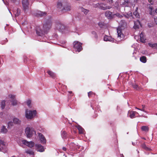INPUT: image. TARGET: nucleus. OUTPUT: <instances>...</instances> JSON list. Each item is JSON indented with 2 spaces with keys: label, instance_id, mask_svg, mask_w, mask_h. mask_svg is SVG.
Masks as SVG:
<instances>
[{
  "label": "nucleus",
  "instance_id": "55",
  "mask_svg": "<svg viewBox=\"0 0 157 157\" xmlns=\"http://www.w3.org/2000/svg\"><path fill=\"white\" fill-rule=\"evenodd\" d=\"M76 30H76V29H75V30H74V31H73V32H76Z\"/></svg>",
  "mask_w": 157,
  "mask_h": 157
},
{
  "label": "nucleus",
  "instance_id": "21",
  "mask_svg": "<svg viewBox=\"0 0 157 157\" xmlns=\"http://www.w3.org/2000/svg\"><path fill=\"white\" fill-rule=\"evenodd\" d=\"M61 135L63 139H65L67 138V133L66 131L62 130L61 132Z\"/></svg>",
  "mask_w": 157,
  "mask_h": 157
},
{
  "label": "nucleus",
  "instance_id": "2",
  "mask_svg": "<svg viewBox=\"0 0 157 157\" xmlns=\"http://www.w3.org/2000/svg\"><path fill=\"white\" fill-rule=\"evenodd\" d=\"M52 25L51 17L48 16V18L45 19L43 24V30L40 26H37L36 28V33L37 35L44 38V35L47 33L48 31L50 29Z\"/></svg>",
  "mask_w": 157,
  "mask_h": 157
},
{
  "label": "nucleus",
  "instance_id": "50",
  "mask_svg": "<svg viewBox=\"0 0 157 157\" xmlns=\"http://www.w3.org/2000/svg\"><path fill=\"white\" fill-rule=\"evenodd\" d=\"M62 149L64 151H66L67 150L66 148L64 147H63L62 148Z\"/></svg>",
  "mask_w": 157,
  "mask_h": 157
},
{
  "label": "nucleus",
  "instance_id": "63",
  "mask_svg": "<svg viewBox=\"0 0 157 157\" xmlns=\"http://www.w3.org/2000/svg\"><path fill=\"white\" fill-rule=\"evenodd\" d=\"M10 13L11 14V15H12V14L11 13L10 11Z\"/></svg>",
  "mask_w": 157,
  "mask_h": 157
},
{
  "label": "nucleus",
  "instance_id": "33",
  "mask_svg": "<svg viewBox=\"0 0 157 157\" xmlns=\"http://www.w3.org/2000/svg\"><path fill=\"white\" fill-rule=\"evenodd\" d=\"M141 129L142 131L147 132L148 131L149 128L147 126H143L141 127Z\"/></svg>",
  "mask_w": 157,
  "mask_h": 157
},
{
  "label": "nucleus",
  "instance_id": "19",
  "mask_svg": "<svg viewBox=\"0 0 157 157\" xmlns=\"http://www.w3.org/2000/svg\"><path fill=\"white\" fill-rule=\"evenodd\" d=\"M77 145V144H76L73 143H71L70 144V151H71L75 149H77V148L76 147Z\"/></svg>",
  "mask_w": 157,
  "mask_h": 157
},
{
  "label": "nucleus",
  "instance_id": "22",
  "mask_svg": "<svg viewBox=\"0 0 157 157\" xmlns=\"http://www.w3.org/2000/svg\"><path fill=\"white\" fill-rule=\"evenodd\" d=\"M63 6L61 2H57V7L59 10L62 11Z\"/></svg>",
  "mask_w": 157,
  "mask_h": 157
},
{
  "label": "nucleus",
  "instance_id": "46",
  "mask_svg": "<svg viewBox=\"0 0 157 157\" xmlns=\"http://www.w3.org/2000/svg\"><path fill=\"white\" fill-rule=\"evenodd\" d=\"M149 2L151 5H152L153 4L154 2V1L153 0H148Z\"/></svg>",
  "mask_w": 157,
  "mask_h": 157
},
{
  "label": "nucleus",
  "instance_id": "12",
  "mask_svg": "<svg viewBox=\"0 0 157 157\" xmlns=\"http://www.w3.org/2000/svg\"><path fill=\"white\" fill-rule=\"evenodd\" d=\"M35 147L37 150L40 152H42L44 151V147L41 144H36L35 145Z\"/></svg>",
  "mask_w": 157,
  "mask_h": 157
},
{
  "label": "nucleus",
  "instance_id": "27",
  "mask_svg": "<svg viewBox=\"0 0 157 157\" xmlns=\"http://www.w3.org/2000/svg\"><path fill=\"white\" fill-rule=\"evenodd\" d=\"M148 44L152 48L154 49H157V44L154 43V44H152L151 43H148Z\"/></svg>",
  "mask_w": 157,
  "mask_h": 157
},
{
  "label": "nucleus",
  "instance_id": "53",
  "mask_svg": "<svg viewBox=\"0 0 157 157\" xmlns=\"http://www.w3.org/2000/svg\"><path fill=\"white\" fill-rule=\"evenodd\" d=\"M91 106L92 108V109H94V106L91 103Z\"/></svg>",
  "mask_w": 157,
  "mask_h": 157
},
{
  "label": "nucleus",
  "instance_id": "38",
  "mask_svg": "<svg viewBox=\"0 0 157 157\" xmlns=\"http://www.w3.org/2000/svg\"><path fill=\"white\" fill-rule=\"evenodd\" d=\"M101 5V3H98L95 4L93 5L94 7L95 8L98 7L100 9V5Z\"/></svg>",
  "mask_w": 157,
  "mask_h": 157
},
{
  "label": "nucleus",
  "instance_id": "47",
  "mask_svg": "<svg viewBox=\"0 0 157 157\" xmlns=\"http://www.w3.org/2000/svg\"><path fill=\"white\" fill-rule=\"evenodd\" d=\"M133 87L136 89H137L138 86L136 84H134L133 85Z\"/></svg>",
  "mask_w": 157,
  "mask_h": 157
},
{
  "label": "nucleus",
  "instance_id": "45",
  "mask_svg": "<svg viewBox=\"0 0 157 157\" xmlns=\"http://www.w3.org/2000/svg\"><path fill=\"white\" fill-rule=\"evenodd\" d=\"M133 14L136 17H139V15L138 14H137L136 11H135V12H134L133 13Z\"/></svg>",
  "mask_w": 157,
  "mask_h": 157
},
{
  "label": "nucleus",
  "instance_id": "7",
  "mask_svg": "<svg viewBox=\"0 0 157 157\" xmlns=\"http://www.w3.org/2000/svg\"><path fill=\"white\" fill-rule=\"evenodd\" d=\"M56 29L62 33H67V28L65 27V26L61 23L57 24L56 25Z\"/></svg>",
  "mask_w": 157,
  "mask_h": 157
},
{
  "label": "nucleus",
  "instance_id": "35",
  "mask_svg": "<svg viewBox=\"0 0 157 157\" xmlns=\"http://www.w3.org/2000/svg\"><path fill=\"white\" fill-rule=\"evenodd\" d=\"M124 16L127 18H129L132 16V13L131 12L127 13L126 15H124Z\"/></svg>",
  "mask_w": 157,
  "mask_h": 157
},
{
  "label": "nucleus",
  "instance_id": "44",
  "mask_svg": "<svg viewBox=\"0 0 157 157\" xmlns=\"http://www.w3.org/2000/svg\"><path fill=\"white\" fill-rule=\"evenodd\" d=\"M104 40L106 41H107L108 40V37L107 36H106L104 37Z\"/></svg>",
  "mask_w": 157,
  "mask_h": 157
},
{
  "label": "nucleus",
  "instance_id": "54",
  "mask_svg": "<svg viewBox=\"0 0 157 157\" xmlns=\"http://www.w3.org/2000/svg\"><path fill=\"white\" fill-rule=\"evenodd\" d=\"M121 157H124V156L123 154L121 155Z\"/></svg>",
  "mask_w": 157,
  "mask_h": 157
},
{
  "label": "nucleus",
  "instance_id": "14",
  "mask_svg": "<svg viewBox=\"0 0 157 157\" xmlns=\"http://www.w3.org/2000/svg\"><path fill=\"white\" fill-rule=\"evenodd\" d=\"M9 97L12 100V104L13 105H16L17 104V101L15 99V96L10 94L9 95Z\"/></svg>",
  "mask_w": 157,
  "mask_h": 157
},
{
  "label": "nucleus",
  "instance_id": "3",
  "mask_svg": "<svg viewBox=\"0 0 157 157\" xmlns=\"http://www.w3.org/2000/svg\"><path fill=\"white\" fill-rule=\"evenodd\" d=\"M127 26V23L124 20H121L119 23V26L117 29V40H115L116 43L118 44L124 38V36L121 30L123 28H126Z\"/></svg>",
  "mask_w": 157,
  "mask_h": 157
},
{
  "label": "nucleus",
  "instance_id": "9",
  "mask_svg": "<svg viewBox=\"0 0 157 157\" xmlns=\"http://www.w3.org/2000/svg\"><path fill=\"white\" fill-rule=\"evenodd\" d=\"M29 0H22V4L23 7L25 12L27 11L29 8Z\"/></svg>",
  "mask_w": 157,
  "mask_h": 157
},
{
  "label": "nucleus",
  "instance_id": "41",
  "mask_svg": "<svg viewBox=\"0 0 157 157\" xmlns=\"http://www.w3.org/2000/svg\"><path fill=\"white\" fill-rule=\"evenodd\" d=\"M128 2L129 1H125L123 3V5L124 6H128Z\"/></svg>",
  "mask_w": 157,
  "mask_h": 157
},
{
  "label": "nucleus",
  "instance_id": "5",
  "mask_svg": "<svg viewBox=\"0 0 157 157\" xmlns=\"http://www.w3.org/2000/svg\"><path fill=\"white\" fill-rule=\"evenodd\" d=\"M25 134L28 138L32 137L36 134V131L34 128L30 125H28L25 130Z\"/></svg>",
  "mask_w": 157,
  "mask_h": 157
},
{
  "label": "nucleus",
  "instance_id": "61",
  "mask_svg": "<svg viewBox=\"0 0 157 157\" xmlns=\"http://www.w3.org/2000/svg\"><path fill=\"white\" fill-rule=\"evenodd\" d=\"M97 109H98V105L97 106Z\"/></svg>",
  "mask_w": 157,
  "mask_h": 157
},
{
  "label": "nucleus",
  "instance_id": "36",
  "mask_svg": "<svg viewBox=\"0 0 157 157\" xmlns=\"http://www.w3.org/2000/svg\"><path fill=\"white\" fill-rule=\"evenodd\" d=\"M81 11L83 12L85 14H87L89 12V10L85 9L84 8H81Z\"/></svg>",
  "mask_w": 157,
  "mask_h": 157
},
{
  "label": "nucleus",
  "instance_id": "32",
  "mask_svg": "<svg viewBox=\"0 0 157 157\" xmlns=\"http://www.w3.org/2000/svg\"><path fill=\"white\" fill-rule=\"evenodd\" d=\"M142 109H139L137 108V107H136V108L138 109L139 110H140L141 111H143L144 112L146 113V111H145V105H142Z\"/></svg>",
  "mask_w": 157,
  "mask_h": 157
},
{
  "label": "nucleus",
  "instance_id": "8",
  "mask_svg": "<svg viewBox=\"0 0 157 157\" xmlns=\"http://www.w3.org/2000/svg\"><path fill=\"white\" fill-rule=\"evenodd\" d=\"M82 43L78 41H75L73 43V48L76 51L79 52L82 49Z\"/></svg>",
  "mask_w": 157,
  "mask_h": 157
},
{
  "label": "nucleus",
  "instance_id": "25",
  "mask_svg": "<svg viewBox=\"0 0 157 157\" xmlns=\"http://www.w3.org/2000/svg\"><path fill=\"white\" fill-rule=\"evenodd\" d=\"M13 121L14 123L19 124L21 122V121L17 118H14L13 119Z\"/></svg>",
  "mask_w": 157,
  "mask_h": 157
},
{
  "label": "nucleus",
  "instance_id": "26",
  "mask_svg": "<svg viewBox=\"0 0 157 157\" xmlns=\"http://www.w3.org/2000/svg\"><path fill=\"white\" fill-rule=\"evenodd\" d=\"M20 13V9H17L16 11H14V13L16 17L19 16Z\"/></svg>",
  "mask_w": 157,
  "mask_h": 157
},
{
  "label": "nucleus",
  "instance_id": "6",
  "mask_svg": "<svg viewBox=\"0 0 157 157\" xmlns=\"http://www.w3.org/2000/svg\"><path fill=\"white\" fill-rule=\"evenodd\" d=\"M18 144L21 146L23 147L24 145H26L29 147H32L34 146V143L32 141H27L26 140H19L18 142Z\"/></svg>",
  "mask_w": 157,
  "mask_h": 157
},
{
  "label": "nucleus",
  "instance_id": "15",
  "mask_svg": "<svg viewBox=\"0 0 157 157\" xmlns=\"http://www.w3.org/2000/svg\"><path fill=\"white\" fill-rule=\"evenodd\" d=\"M71 10V6L68 4H66L63 6L62 9V11L65 12L70 11Z\"/></svg>",
  "mask_w": 157,
  "mask_h": 157
},
{
  "label": "nucleus",
  "instance_id": "17",
  "mask_svg": "<svg viewBox=\"0 0 157 157\" xmlns=\"http://www.w3.org/2000/svg\"><path fill=\"white\" fill-rule=\"evenodd\" d=\"M135 113H138L135 111H129L128 112V114L129 116L131 118H133L135 117Z\"/></svg>",
  "mask_w": 157,
  "mask_h": 157
},
{
  "label": "nucleus",
  "instance_id": "49",
  "mask_svg": "<svg viewBox=\"0 0 157 157\" xmlns=\"http://www.w3.org/2000/svg\"><path fill=\"white\" fill-rule=\"evenodd\" d=\"M0 141H1V143L3 145H5L4 142L3 141H2V140H1Z\"/></svg>",
  "mask_w": 157,
  "mask_h": 157
},
{
  "label": "nucleus",
  "instance_id": "11",
  "mask_svg": "<svg viewBox=\"0 0 157 157\" xmlns=\"http://www.w3.org/2000/svg\"><path fill=\"white\" fill-rule=\"evenodd\" d=\"M10 103V101L9 100H3L1 103V107L2 109H3L5 106L6 104L9 105Z\"/></svg>",
  "mask_w": 157,
  "mask_h": 157
},
{
  "label": "nucleus",
  "instance_id": "43",
  "mask_svg": "<svg viewBox=\"0 0 157 157\" xmlns=\"http://www.w3.org/2000/svg\"><path fill=\"white\" fill-rule=\"evenodd\" d=\"M8 127H10V126H13V124L12 122H10L8 124Z\"/></svg>",
  "mask_w": 157,
  "mask_h": 157
},
{
  "label": "nucleus",
  "instance_id": "1",
  "mask_svg": "<svg viewBox=\"0 0 157 157\" xmlns=\"http://www.w3.org/2000/svg\"><path fill=\"white\" fill-rule=\"evenodd\" d=\"M52 25L51 17L48 16V18L45 19L43 24V30L40 26H37L36 28V33L37 35L44 38V35L47 33L48 31L50 29Z\"/></svg>",
  "mask_w": 157,
  "mask_h": 157
},
{
  "label": "nucleus",
  "instance_id": "58",
  "mask_svg": "<svg viewBox=\"0 0 157 157\" xmlns=\"http://www.w3.org/2000/svg\"><path fill=\"white\" fill-rule=\"evenodd\" d=\"M132 144L133 145H135V144H134L133 143H132Z\"/></svg>",
  "mask_w": 157,
  "mask_h": 157
},
{
  "label": "nucleus",
  "instance_id": "51",
  "mask_svg": "<svg viewBox=\"0 0 157 157\" xmlns=\"http://www.w3.org/2000/svg\"><path fill=\"white\" fill-rule=\"evenodd\" d=\"M105 15L106 17H107L108 16V13L106 12L105 13Z\"/></svg>",
  "mask_w": 157,
  "mask_h": 157
},
{
  "label": "nucleus",
  "instance_id": "31",
  "mask_svg": "<svg viewBox=\"0 0 157 157\" xmlns=\"http://www.w3.org/2000/svg\"><path fill=\"white\" fill-rule=\"evenodd\" d=\"M140 61L143 63H145L146 62V58L144 56H143L140 57Z\"/></svg>",
  "mask_w": 157,
  "mask_h": 157
},
{
  "label": "nucleus",
  "instance_id": "39",
  "mask_svg": "<svg viewBox=\"0 0 157 157\" xmlns=\"http://www.w3.org/2000/svg\"><path fill=\"white\" fill-rule=\"evenodd\" d=\"M25 152L26 153L32 155H33L34 154V152L30 150H27Z\"/></svg>",
  "mask_w": 157,
  "mask_h": 157
},
{
  "label": "nucleus",
  "instance_id": "13",
  "mask_svg": "<svg viewBox=\"0 0 157 157\" xmlns=\"http://www.w3.org/2000/svg\"><path fill=\"white\" fill-rule=\"evenodd\" d=\"M115 15L120 18H121L123 17L122 15H120L119 13L113 14L112 12H109V19H112L114 17V16Z\"/></svg>",
  "mask_w": 157,
  "mask_h": 157
},
{
  "label": "nucleus",
  "instance_id": "16",
  "mask_svg": "<svg viewBox=\"0 0 157 157\" xmlns=\"http://www.w3.org/2000/svg\"><path fill=\"white\" fill-rule=\"evenodd\" d=\"M108 9V6L107 3H101L100 5V9L103 10H106Z\"/></svg>",
  "mask_w": 157,
  "mask_h": 157
},
{
  "label": "nucleus",
  "instance_id": "40",
  "mask_svg": "<svg viewBox=\"0 0 157 157\" xmlns=\"http://www.w3.org/2000/svg\"><path fill=\"white\" fill-rule=\"evenodd\" d=\"M88 97L90 98L91 97V96L92 95H94V94L92 91H90L88 93Z\"/></svg>",
  "mask_w": 157,
  "mask_h": 157
},
{
  "label": "nucleus",
  "instance_id": "20",
  "mask_svg": "<svg viewBox=\"0 0 157 157\" xmlns=\"http://www.w3.org/2000/svg\"><path fill=\"white\" fill-rule=\"evenodd\" d=\"M76 127L78 128L79 133L80 134H84V129L81 127L79 125H78L77 126H76Z\"/></svg>",
  "mask_w": 157,
  "mask_h": 157
},
{
  "label": "nucleus",
  "instance_id": "34",
  "mask_svg": "<svg viewBox=\"0 0 157 157\" xmlns=\"http://www.w3.org/2000/svg\"><path fill=\"white\" fill-rule=\"evenodd\" d=\"M140 36L141 41L143 43L144 42H145V40L144 37V35L142 33L140 34Z\"/></svg>",
  "mask_w": 157,
  "mask_h": 157
},
{
  "label": "nucleus",
  "instance_id": "10",
  "mask_svg": "<svg viewBox=\"0 0 157 157\" xmlns=\"http://www.w3.org/2000/svg\"><path fill=\"white\" fill-rule=\"evenodd\" d=\"M38 136L41 143L43 144H45L46 143V139L44 136L40 133H38Z\"/></svg>",
  "mask_w": 157,
  "mask_h": 157
},
{
  "label": "nucleus",
  "instance_id": "23",
  "mask_svg": "<svg viewBox=\"0 0 157 157\" xmlns=\"http://www.w3.org/2000/svg\"><path fill=\"white\" fill-rule=\"evenodd\" d=\"M47 73L52 78H54L56 76V74L50 70H48L47 71Z\"/></svg>",
  "mask_w": 157,
  "mask_h": 157
},
{
  "label": "nucleus",
  "instance_id": "42",
  "mask_svg": "<svg viewBox=\"0 0 157 157\" xmlns=\"http://www.w3.org/2000/svg\"><path fill=\"white\" fill-rule=\"evenodd\" d=\"M109 41L114 42L113 38H112L111 36H109Z\"/></svg>",
  "mask_w": 157,
  "mask_h": 157
},
{
  "label": "nucleus",
  "instance_id": "59",
  "mask_svg": "<svg viewBox=\"0 0 157 157\" xmlns=\"http://www.w3.org/2000/svg\"><path fill=\"white\" fill-rule=\"evenodd\" d=\"M40 41H44L43 40H40Z\"/></svg>",
  "mask_w": 157,
  "mask_h": 157
},
{
  "label": "nucleus",
  "instance_id": "62",
  "mask_svg": "<svg viewBox=\"0 0 157 157\" xmlns=\"http://www.w3.org/2000/svg\"><path fill=\"white\" fill-rule=\"evenodd\" d=\"M150 8L151 9V10H152V8Z\"/></svg>",
  "mask_w": 157,
  "mask_h": 157
},
{
  "label": "nucleus",
  "instance_id": "56",
  "mask_svg": "<svg viewBox=\"0 0 157 157\" xmlns=\"http://www.w3.org/2000/svg\"><path fill=\"white\" fill-rule=\"evenodd\" d=\"M155 12L157 14V8L156 9Z\"/></svg>",
  "mask_w": 157,
  "mask_h": 157
},
{
  "label": "nucleus",
  "instance_id": "52",
  "mask_svg": "<svg viewBox=\"0 0 157 157\" xmlns=\"http://www.w3.org/2000/svg\"><path fill=\"white\" fill-rule=\"evenodd\" d=\"M76 147L77 148V149H76L78 150V149H79V148L80 147V146L78 145L77 144V146Z\"/></svg>",
  "mask_w": 157,
  "mask_h": 157
},
{
  "label": "nucleus",
  "instance_id": "18",
  "mask_svg": "<svg viewBox=\"0 0 157 157\" xmlns=\"http://www.w3.org/2000/svg\"><path fill=\"white\" fill-rule=\"evenodd\" d=\"M36 14L38 17H42L46 15V13L41 11H38Z\"/></svg>",
  "mask_w": 157,
  "mask_h": 157
},
{
  "label": "nucleus",
  "instance_id": "48",
  "mask_svg": "<svg viewBox=\"0 0 157 157\" xmlns=\"http://www.w3.org/2000/svg\"><path fill=\"white\" fill-rule=\"evenodd\" d=\"M154 19L155 24L157 25V17L155 16L154 17Z\"/></svg>",
  "mask_w": 157,
  "mask_h": 157
},
{
  "label": "nucleus",
  "instance_id": "29",
  "mask_svg": "<svg viewBox=\"0 0 157 157\" xmlns=\"http://www.w3.org/2000/svg\"><path fill=\"white\" fill-rule=\"evenodd\" d=\"M7 132V130L6 128V127L4 126H3L1 128V132L3 133H5Z\"/></svg>",
  "mask_w": 157,
  "mask_h": 157
},
{
  "label": "nucleus",
  "instance_id": "60",
  "mask_svg": "<svg viewBox=\"0 0 157 157\" xmlns=\"http://www.w3.org/2000/svg\"><path fill=\"white\" fill-rule=\"evenodd\" d=\"M64 155L65 156V157H67V156L66 155H65L64 154Z\"/></svg>",
  "mask_w": 157,
  "mask_h": 157
},
{
  "label": "nucleus",
  "instance_id": "24",
  "mask_svg": "<svg viewBox=\"0 0 157 157\" xmlns=\"http://www.w3.org/2000/svg\"><path fill=\"white\" fill-rule=\"evenodd\" d=\"M140 25V22L137 20L136 21L134 22V25L133 26V28L135 29H138L139 27V25Z\"/></svg>",
  "mask_w": 157,
  "mask_h": 157
},
{
  "label": "nucleus",
  "instance_id": "37",
  "mask_svg": "<svg viewBox=\"0 0 157 157\" xmlns=\"http://www.w3.org/2000/svg\"><path fill=\"white\" fill-rule=\"evenodd\" d=\"M142 147L147 150L150 151L151 150L150 148L147 147L146 146V145L145 143H144L142 144Z\"/></svg>",
  "mask_w": 157,
  "mask_h": 157
},
{
  "label": "nucleus",
  "instance_id": "28",
  "mask_svg": "<svg viewBox=\"0 0 157 157\" xmlns=\"http://www.w3.org/2000/svg\"><path fill=\"white\" fill-rule=\"evenodd\" d=\"M99 26L101 28H105L106 27V25L104 22H100L98 24Z\"/></svg>",
  "mask_w": 157,
  "mask_h": 157
},
{
  "label": "nucleus",
  "instance_id": "64",
  "mask_svg": "<svg viewBox=\"0 0 157 157\" xmlns=\"http://www.w3.org/2000/svg\"><path fill=\"white\" fill-rule=\"evenodd\" d=\"M144 117H146V116H144Z\"/></svg>",
  "mask_w": 157,
  "mask_h": 157
},
{
  "label": "nucleus",
  "instance_id": "4",
  "mask_svg": "<svg viewBox=\"0 0 157 157\" xmlns=\"http://www.w3.org/2000/svg\"><path fill=\"white\" fill-rule=\"evenodd\" d=\"M36 116L37 111L36 110L25 109V116L28 120H32Z\"/></svg>",
  "mask_w": 157,
  "mask_h": 157
},
{
  "label": "nucleus",
  "instance_id": "30",
  "mask_svg": "<svg viewBox=\"0 0 157 157\" xmlns=\"http://www.w3.org/2000/svg\"><path fill=\"white\" fill-rule=\"evenodd\" d=\"M26 104L29 108H31L32 107V105L31 104V101L30 100H28L26 101Z\"/></svg>",
  "mask_w": 157,
  "mask_h": 157
},
{
  "label": "nucleus",
  "instance_id": "57",
  "mask_svg": "<svg viewBox=\"0 0 157 157\" xmlns=\"http://www.w3.org/2000/svg\"><path fill=\"white\" fill-rule=\"evenodd\" d=\"M68 92L70 93V94H71L72 93V91H69Z\"/></svg>",
  "mask_w": 157,
  "mask_h": 157
}]
</instances>
